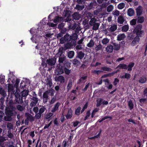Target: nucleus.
Returning <instances> with one entry per match:
<instances>
[{"label":"nucleus","instance_id":"1","mask_svg":"<svg viewBox=\"0 0 147 147\" xmlns=\"http://www.w3.org/2000/svg\"><path fill=\"white\" fill-rule=\"evenodd\" d=\"M54 93V90L52 89L48 90L44 92L43 94V102L45 103L47 102L49 99V96H53Z\"/></svg>","mask_w":147,"mask_h":147},{"label":"nucleus","instance_id":"2","mask_svg":"<svg viewBox=\"0 0 147 147\" xmlns=\"http://www.w3.org/2000/svg\"><path fill=\"white\" fill-rule=\"evenodd\" d=\"M142 28V25L139 24L136 26L134 30V31L136 33L137 35L139 37H142L144 34V31L141 30Z\"/></svg>","mask_w":147,"mask_h":147},{"label":"nucleus","instance_id":"3","mask_svg":"<svg viewBox=\"0 0 147 147\" xmlns=\"http://www.w3.org/2000/svg\"><path fill=\"white\" fill-rule=\"evenodd\" d=\"M71 36L67 33L63 37L61 38L59 40L60 43L63 44L66 41H70L71 40Z\"/></svg>","mask_w":147,"mask_h":147},{"label":"nucleus","instance_id":"4","mask_svg":"<svg viewBox=\"0 0 147 147\" xmlns=\"http://www.w3.org/2000/svg\"><path fill=\"white\" fill-rule=\"evenodd\" d=\"M15 95L16 97L15 99V104H20L22 103L23 101L22 97H21L19 93L16 92L15 93Z\"/></svg>","mask_w":147,"mask_h":147},{"label":"nucleus","instance_id":"5","mask_svg":"<svg viewBox=\"0 0 147 147\" xmlns=\"http://www.w3.org/2000/svg\"><path fill=\"white\" fill-rule=\"evenodd\" d=\"M31 102L30 106L32 107L35 106L37 104L38 101V98L36 97H33L31 98Z\"/></svg>","mask_w":147,"mask_h":147},{"label":"nucleus","instance_id":"6","mask_svg":"<svg viewBox=\"0 0 147 147\" xmlns=\"http://www.w3.org/2000/svg\"><path fill=\"white\" fill-rule=\"evenodd\" d=\"M47 62L49 65L53 66L56 63V58L55 57H53L51 59H47Z\"/></svg>","mask_w":147,"mask_h":147},{"label":"nucleus","instance_id":"7","mask_svg":"<svg viewBox=\"0 0 147 147\" xmlns=\"http://www.w3.org/2000/svg\"><path fill=\"white\" fill-rule=\"evenodd\" d=\"M61 105V104L59 102H57L55 104L52 108L51 110V112L52 113H55L56 111H57L59 110V108Z\"/></svg>","mask_w":147,"mask_h":147},{"label":"nucleus","instance_id":"8","mask_svg":"<svg viewBox=\"0 0 147 147\" xmlns=\"http://www.w3.org/2000/svg\"><path fill=\"white\" fill-rule=\"evenodd\" d=\"M55 81L57 82H59L61 83H63L65 82V78L62 76L61 75L55 78Z\"/></svg>","mask_w":147,"mask_h":147},{"label":"nucleus","instance_id":"9","mask_svg":"<svg viewBox=\"0 0 147 147\" xmlns=\"http://www.w3.org/2000/svg\"><path fill=\"white\" fill-rule=\"evenodd\" d=\"M25 116L30 121L32 122L34 120L35 117H33L28 113H26L25 114Z\"/></svg>","mask_w":147,"mask_h":147},{"label":"nucleus","instance_id":"10","mask_svg":"<svg viewBox=\"0 0 147 147\" xmlns=\"http://www.w3.org/2000/svg\"><path fill=\"white\" fill-rule=\"evenodd\" d=\"M146 77L145 76H142L140 78L138 82L140 83L144 84L146 82Z\"/></svg>","mask_w":147,"mask_h":147},{"label":"nucleus","instance_id":"11","mask_svg":"<svg viewBox=\"0 0 147 147\" xmlns=\"http://www.w3.org/2000/svg\"><path fill=\"white\" fill-rule=\"evenodd\" d=\"M68 28L69 29H75L76 27L77 28L76 30L78 28V24L76 23H74L73 24H70L69 23L68 24Z\"/></svg>","mask_w":147,"mask_h":147},{"label":"nucleus","instance_id":"12","mask_svg":"<svg viewBox=\"0 0 147 147\" xmlns=\"http://www.w3.org/2000/svg\"><path fill=\"white\" fill-rule=\"evenodd\" d=\"M113 50V47L111 45H110L107 46L106 48V51L107 52L112 53Z\"/></svg>","mask_w":147,"mask_h":147},{"label":"nucleus","instance_id":"13","mask_svg":"<svg viewBox=\"0 0 147 147\" xmlns=\"http://www.w3.org/2000/svg\"><path fill=\"white\" fill-rule=\"evenodd\" d=\"M72 111L71 108L69 109L68 112L65 115V117L67 119H71L72 116Z\"/></svg>","mask_w":147,"mask_h":147},{"label":"nucleus","instance_id":"14","mask_svg":"<svg viewBox=\"0 0 147 147\" xmlns=\"http://www.w3.org/2000/svg\"><path fill=\"white\" fill-rule=\"evenodd\" d=\"M117 29V26L116 25H113L110 26L108 28V30L110 32H114Z\"/></svg>","mask_w":147,"mask_h":147},{"label":"nucleus","instance_id":"15","mask_svg":"<svg viewBox=\"0 0 147 147\" xmlns=\"http://www.w3.org/2000/svg\"><path fill=\"white\" fill-rule=\"evenodd\" d=\"M60 65H58L57 66V67L58 68L57 69V71L58 74H61L64 72V71L62 67L60 68Z\"/></svg>","mask_w":147,"mask_h":147},{"label":"nucleus","instance_id":"16","mask_svg":"<svg viewBox=\"0 0 147 147\" xmlns=\"http://www.w3.org/2000/svg\"><path fill=\"white\" fill-rule=\"evenodd\" d=\"M124 20V17L122 16H119L117 20L118 23L120 24H123Z\"/></svg>","mask_w":147,"mask_h":147},{"label":"nucleus","instance_id":"17","mask_svg":"<svg viewBox=\"0 0 147 147\" xmlns=\"http://www.w3.org/2000/svg\"><path fill=\"white\" fill-rule=\"evenodd\" d=\"M113 49L115 51H118L120 49V45L116 43H113Z\"/></svg>","mask_w":147,"mask_h":147},{"label":"nucleus","instance_id":"18","mask_svg":"<svg viewBox=\"0 0 147 147\" xmlns=\"http://www.w3.org/2000/svg\"><path fill=\"white\" fill-rule=\"evenodd\" d=\"M142 8L141 6H139L136 9L137 15H140L142 12Z\"/></svg>","mask_w":147,"mask_h":147},{"label":"nucleus","instance_id":"19","mask_svg":"<svg viewBox=\"0 0 147 147\" xmlns=\"http://www.w3.org/2000/svg\"><path fill=\"white\" fill-rule=\"evenodd\" d=\"M131 76V75L130 74L125 73L124 75L121 76L120 78L122 79L126 78L128 80L130 78Z\"/></svg>","mask_w":147,"mask_h":147},{"label":"nucleus","instance_id":"20","mask_svg":"<svg viewBox=\"0 0 147 147\" xmlns=\"http://www.w3.org/2000/svg\"><path fill=\"white\" fill-rule=\"evenodd\" d=\"M28 91L27 90H24L21 92V94L22 97H25L26 98V97L28 94Z\"/></svg>","mask_w":147,"mask_h":147},{"label":"nucleus","instance_id":"21","mask_svg":"<svg viewBox=\"0 0 147 147\" xmlns=\"http://www.w3.org/2000/svg\"><path fill=\"white\" fill-rule=\"evenodd\" d=\"M117 68L127 69V65L124 64H120L117 66Z\"/></svg>","mask_w":147,"mask_h":147},{"label":"nucleus","instance_id":"22","mask_svg":"<svg viewBox=\"0 0 147 147\" xmlns=\"http://www.w3.org/2000/svg\"><path fill=\"white\" fill-rule=\"evenodd\" d=\"M134 10L132 8H129L127 11V14L129 16H131L134 15Z\"/></svg>","mask_w":147,"mask_h":147},{"label":"nucleus","instance_id":"23","mask_svg":"<svg viewBox=\"0 0 147 147\" xmlns=\"http://www.w3.org/2000/svg\"><path fill=\"white\" fill-rule=\"evenodd\" d=\"M72 86V82L71 80H70L68 83L67 87V91H69L71 88Z\"/></svg>","mask_w":147,"mask_h":147},{"label":"nucleus","instance_id":"24","mask_svg":"<svg viewBox=\"0 0 147 147\" xmlns=\"http://www.w3.org/2000/svg\"><path fill=\"white\" fill-rule=\"evenodd\" d=\"M87 77L85 76L81 77L78 81V84H80V83H85L86 80L87 78Z\"/></svg>","mask_w":147,"mask_h":147},{"label":"nucleus","instance_id":"25","mask_svg":"<svg viewBox=\"0 0 147 147\" xmlns=\"http://www.w3.org/2000/svg\"><path fill=\"white\" fill-rule=\"evenodd\" d=\"M125 35L124 34H119L117 36V40L119 41L122 40L125 38Z\"/></svg>","mask_w":147,"mask_h":147},{"label":"nucleus","instance_id":"26","mask_svg":"<svg viewBox=\"0 0 147 147\" xmlns=\"http://www.w3.org/2000/svg\"><path fill=\"white\" fill-rule=\"evenodd\" d=\"M96 18H92L89 21V24L90 26H92L97 23L96 22Z\"/></svg>","mask_w":147,"mask_h":147},{"label":"nucleus","instance_id":"27","mask_svg":"<svg viewBox=\"0 0 147 147\" xmlns=\"http://www.w3.org/2000/svg\"><path fill=\"white\" fill-rule=\"evenodd\" d=\"M46 83L50 87L52 86V83L51 81V80L50 78H47V79L46 80Z\"/></svg>","mask_w":147,"mask_h":147},{"label":"nucleus","instance_id":"28","mask_svg":"<svg viewBox=\"0 0 147 147\" xmlns=\"http://www.w3.org/2000/svg\"><path fill=\"white\" fill-rule=\"evenodd\" d=\"M144 20V17L142 16L138 17L137 19L138 23H143Z\"/></svg>","mask_w":147,"mask_h":147},{"label":"nucleus","instance_id":"29","mask_svg":"<svg viewBox=\"0 0 147 147\" xmlns=\"http://www.w3.org/2000/svg\"><path fill=\"white\" fill-rule=\"evenodd\" d=\"M109 39L107 38H105L102 40L101 42L103 45H106L109 42Z\"/></svg>","mask_w":147,"mask_h":147},{"label":"nucleus","instance_id":"30","mask_svg":"<svg viewBox=\"0 0 147 147\" xmlns=\"http://www.w3.org/2000/svg\"><path fill=\"white\" fill-rule=\"evenodd\" d=\"M63 48L61 47L59 48L58 50V52L57 55L59 57L61 56L63 53Z\"/></svg>","mask_w":147,"mask_h":147},{"label":"nucleus","instance_id":"31","mask_svg":"<svg viewBox=\"0 0 147 147\" xmlns=\"http://www.w3.org/2000/svg\"><path fill=\"white\" fill-rule=\"evenodd\" d=\"M101 69L102 71L108 72L111 71H112L111 68L106 66L101 67Z\"/></svg>","mask_w":147,"mask_h":147},{"label":"nucleus","instance_id":"32","mask_svg":"<svg viewBox=\"0 0 147 147\" xmlns=\"http://www.w3.org/2000/svg\"><path fill=\"white\" fill-rule=\"evenodd\" d=\"M66 58L64 57H62L59 58V62L60 65V64L63 63L65 61Z\"/></svg>","mask_w":147,"mask_h":147},{"label":"nucleus","instance_id":"33","mask_svg":"<svg viewBox=\"0 0 147 147\" xmlns=\"http://www.w3.org/2000/svg\"><path fill=\"white\" fill-rule=\"evenodd\" d=\"M74 55V52L73 51H69L68 53V57L69 58H72Z\"/></svg>","mask_w":147,"mask_h":147},{"label":"nucleus","instance_id":"34","mask_svg":"<svg viewBox=\"0 0 147 147\" xmlns=\"http://www.w3.org/2000/svg\"><path fill=\"white\" fill-rule=\"evenodd\" d=\"M62 19L63 18L62 17L57 16L54 19V22L55 23H57L59 21H61Z\"/></svg>","mask_w":147,"mask_h":147},{"label":"nucleus","instance_id":"35","mask_svg":"<svg viewBox=\"0 0 147 147\" xmlns=\"http://www.w3.org/2000/svg\"><path fill=\"white\" fill-rule=\"evenodd\" d=\"M84 7L83 5H77L75 8L78 11H80L82 10Z\"/></svg>","mask_w":147,"mask_h":147},{"label":"nucleus","instance_id":"36","mask_svg":"<svg viewBox=\"0 0 147 147\" xmlns=\"http://www.w3.org/2000/svg\"><path fill=\"white\" fill-rule=\"evenodd\" d=\"M100 25V24L98 23H95L93 26L92 28V29L94 30H96L98 29L99 26Z\"/></svg>","mask_w":147,"mask_h":147},{"label":"nucleus","instance_id":"37","mask_svg":"<svg viewBox=\"0 0 147 147\" xmlns=\"http://www.w3.org/2000/svg\"><path fill=\"white\" fill-rule=\"evenodd\" d=\"M85 54L82 51H80L78 53V55L80 59H82L84 56Z\"/></svg>","mask_w":147,"mask_h":147},{"label":"nucleus","instance_id":"38","mask_svg":"<svg viewBox=\"0 0 147 147\" xmlns=\"http://www.w3.org/2000/svg\"><path fill=\"white\" fill-rule=\"evenodd\" d=\"M134 63H130L127 66V70L128 71H131L132 69V67L134 66Z\"/></svg>","mask_w":147,"mask_h":147},{"label":"nucleus","instance_id":"39","mask_svg":"<svg viewBox=\"0 0 147 147\" xmlns=\"http://www.w3.org/2000/svg\"><path fill=\"white\" fill-rule=\"evenodd\" d=\"M71 47V44L69 42H67L65 45L64 49L65 50H67L70 48Z\"/></svg>","mask_w":147,"mask_h":147},{"label":"nucleus","instance_id":"40","mask_svg":"<svg viewBox=\"0 0 147 147\" xmlns=\"http://www.w3.org/2000/svg\"><path fill=\"white\" fill-rule=\"evenodd\" d=\"M129 27L128 25H125L122 27V30L123 32H126L128 31Z\"/></svg>","mask_w":147,"mask_h":147},{"label":"nucleus","instance_id":"41","mask_svg":"<svg viewBox=\"0 0 147 147\" xmlns=\"http://www.w3.org/2000/svg\"><path fill=\"white\" fill-rule=\"evenodd\" d=\"M102 47V46L101 44H99V45H97L95 47L94 50L96 52H97L99 50H101Z\"/></svg>","mask_w":147,"mask_h":147},{"label":"nucleus","instance_id":"42","mask_svg":"<svg viewBox=\"0 0 147 147\" xmlns=\"http://www.w3.org/2000/svg\"><path fill=\"white\" fill-rule=\"evenodd\" d=\"M94 45V42L93 40H90L89 42L87 44V46L89 47H93Z\"/></svg>","mask_w":147,"mask_h":147},{"label":"nucleus","instance_id":"43","mask_svg":"<svg viewBox=\"0 0 147 147\" xmlns=\"http://www.w3.org/2000/svg\"><path fill=\"white\" fill-rule=\"evenodd\" d=\"M72 62L73 64L76 66H78L80 63V61L76 59H74Z\"/></svg>","mask_w":147,"mask_h":147},{"label":"nucleus","instance_id":"44","mask_svg":"<svg viewBox=\"0 0 147 147\" xmlns=\"http://www.w3.org/2000/svg\"><path fill=\"white\" fill-rule=\"evenodd\" d=\"M41 116L42 114L40 113L39 112H38L35 113V115L34 116V117H35V119H39L41 117Z\"/></svg>","mask_w":147,"mask_h":147},{"label":"nucleus","instance_id":"45","mask_svg":"<svg viewBox=\"0 0 147 147\" xmlns=\"http://www.w3.org/2000/svg\"><path fill=\"white\" fill-rule=\"evenodd\" d=\"M17 109L20 111H22L24 110V107L20 105H18L16 106Z\"/></svg>","mask_w":147,"mask_h":147},{"label":"nucleus","instance_id":"46","mask_svg":"<svg viewBox=\"0 0 147 147\" xmlns=\"http://www.w3.org/2000/svg\"><path fill=\"white\" fill-rule=\"evenodd\" d=\"M0 94L3 96H5L6 95V92L2 88H0Z\"/></svg>","mask_w":147,"mask_h":147},{"label":"nucleus","instance_id":"47","mask_svg":"<svg viewBox=\"0 0 147 147\" xmlns=\"http://www.w3.org/2000/svg\"><path fill=\"white\" fill-rule=\"evenodd\" d=\"M71 40L72 39L73 40H76L78 38V36L76 33H74L72 34V35L71 36Z\"/></svg>","mask_w":147,"mask_h":147},{"label":"nucleus","instance_id":"48","mask_svg":"<svg viewBox=\"0 0 147 147\" xmlns=\"http://www.w3.org/2000/svg\"><path fill=\"white\" fill-rule=\"evenodd\" d=\"M125 6V4L124 3H119L118 5V8L119 9H122L124 8Z\"/></svg>","mask_w":147,"mask_h":147},{"label":"nucleus","instance_id":"49","mask_svg":"<svg viewBox=\"0 0 147 147\" xmlns=\"http://www.w3.org/2000/svg\"><path fill=\"white\" fill-rule=\"evenodd\" d=\"M46 110V108L44 106H42L40 109L39 110L40 113L41 114L43 113L45 110Z\"/></svg>","mask_w":147,"mask_h":147},{"label":"nucleus","instance_id":"50","mask_svg":"<svg viewBox=\"0 0 147 147\" xmlns=\"http://www.w3.org/2000/svg\"><path fill=\"white\" fill-rule=\"evenodd\" d=\"M113 8V6L111 5H109L107 8V11L108 12H109L112 11Z\"/></svg>","mask_w":147,"mask_h":147},{"label":"nucleus","instance_id":"51","mask_svg":"<svg viewBox=\"0 0 147 147\" xmlns=\"http://www.w3.org/2000/svg\"><path fill=\"white\" fill-rule=\"evenodd\" d=\"M56 99V97L55 96H54L52 98L50 101H49V102L50 104H53L55 101Z\"/></svg>","mask_w":147,"mask_h":147},{"label":"nucleus","instance_id":"52","mask_svg":"<svg viewBox=\"0 0 147 147\" xmlns=\"http://www.w3.org/2000/svg\"><path fill=\"white\" fill-rule=\"evenodd\" d=\"M128 106L129 107L130 109L131 110L133 108L134 105L132 101L130 100L128 102Z\"/></svg>","mask_w":147,"mask_h":147},{"label":"nucleus","instance_id":"53","mask_svg":"<svg viewBox=\"0 0 147 147\" xmlns=\"http://www.w3.org/2000/svg\"><path fill=\"white\" fill-rule=\"evenodd\" d=\"M102 99H98L97 100L96 106L97 107L99 106L102 104Z\"/></svg>","mask_w":147,"mask_h":147},{"label":"nucleus","instance_id":"54","mask_svg":"<svg viewBox=\"0 0 147 147\" xmlns=\"http://www.w3.org/2000/svg\"><path fill=\"white\" fill-rule=\"evenodd\" d=\"M136 19H134L131 20L130 22V24L131 25H135L136 23Z\"/></svg>","mask_w":147,"mask_h":147},{"label":"nucleus","instance_id":"55","mask_svg":"<svg viewBox=\"0 0 147 147\" xmlns=\"http://www.w3.org/2000/svg\"><path fill=\"white\" fill-rule=\"evenodd\" d=\"M81 109V107H78L75 111V114L78 115H79Z\"/></svg>","mask_w":147,"mask_h":147},{"label":"nucleus","instance_id":"56","mask_svg":"<svg viewBox=\"0 0 147 147\" xmlns=\"http://www.w3.org/2000/svg\"><path fill=\"white\" fill-rule=\"evenodd\" d=\"M98 109L97 108H96L94 109L93 111H92V115L91 117L92 118H93L95 114V113L98 111Z\"/></svg>","mask_w":147,"mask_h":147},{"label":"nucleus","instance_id":"57","mask_svg":"<svg viewBox=\"0 0 147 147\" xmlns=\"http://www.w3.org/2000/svg\"><path fill=\"white\" fill-rule=\"evenodd\" d=\"M112 14L114 16H118L119 14V12L118 11L116 10L112 12Z\"/></svg>","mask_w":147,"mask_h":147},{"label":"nucleus","instance_id":"58","mask_svg":"<svg viewBox=\"0 0 147 147\" xmlns=\"http://www.w3.org/2000/svg\"><path fill=\"white\" fill-rule=\"evenodd\" d=\"M7 136H8L9 138L11 139L13 137V134L9 131H8V134L7 135Z\"/></svg>","mask_w":147,"mask_h":147},{"label":"nucleus","instance_id":"59","mask_svg":"<svg viewBox=\"0 0 147 147\" xmlns=\"http://www.w3.org/2000/svg\"><path fill=\"white\" fill-rule=\"evenodd\" d=\"M7 140V138L3 136H0V142H3Z\"/></svg>","mask_w":147,"mask_h":147},{"label":"nucleus","instance_id":"60","mask_svg":"<svg viewBox=\"0 0 147 147\" xmlns=\"http://www.w3.org/2000/svg\"><path fill=\"white\" fill-rule=\"evenodd\" d=\"M7 127L9 129H11L13 128V125L12 124L10 123H7Z\"/></svg>","mask_w":147,"mask_h":147},{"label":"nucleus","instance_id":"61","mask_svg":"<svg viewBox=\"0 0 147 147\" xmlns=\"http://www.w3.org/2000/svg\"><path fill=\"white\" fill-rule=\"evenodd\" d=\"M70 15V11H69L67 10L65 12L64 16L65 17L68 18Z\"/></svg>","mask_w":147,"mask_h":147},{"label":"nucleus","instance_id":"62","mask_svg":"<svg viewBox=\"0 0 147 147\" xmlns=\"http://www.w3.org/2000/svg\"><path fill=\"white\" fill-rule=\"evenodd\" d=\"M73 16L75 19H78L79 17L78 14L77 12L74 13L73 15Z\"/></svg>","mask_w":147,"mask_h":147},{"label":"nucleus","instance_id":"63","mask_svg":"<svg viewBox=\"0 0 147 147\" xmlns=\"http://www.w3.org/2000/svg\"><path fill=\"white\" fill-rule=\"evenodd\" d=\"M64 71L65 73L69 75L70 73V70L65 67L64 69Z\"/></svg>","mask_w":147,"mask_h":147},{"label":"nucleus","instance_id":"64","mask_svg":"<svg viewBox=\"0 0 147 147\" xmlns=\"http://www.w3.org/2000/svg\"><path fill=\"white\" fill-rule=\"evenodd\" d=\"M53 115L52 113H50L48 114H47L46 116V118L47 119H48L52 116Z\"/></svg>","mask_w":147,"mask_h":147}]
</instances>
